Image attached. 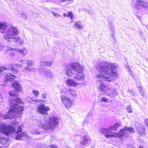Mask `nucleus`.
<instances>
[{
    "label": "nucleus",
    "mask_w": 148,
    "mask_h": 148,
    "mask_svg": "<svg viewBox=\"0 0 148 148\" xmlns=\"http://www.w3.org/2000/svg\"><path fill=\"white\" fill-rule=\"evenodd\" d=\"M117 68L116 64H110L106 62H102L96 66L97 72L95 76L97 80L101 82L99 90L101 93L106 94L110 86L102 83L103 81L108 82L113 81L114 78L117 77L118 75L116 69Z\"/></svg>",
    "instance_id": "nucleus-1"
},
{
    "label": "nucleus",
    "mask_w": 148,
    "mask_h": 148,
    "mask_svg": "<svg viewBox=\"0 0 148 148\" xmlns=\"http://www.w3.org/2000/svg\"><path fill=\"white\" fill-rule=\"evenodd\" d=\"M84 69V67L82 64L76 62L69 66L65 73L66 75L73 77L77 81H81L84 78L82 73Z\"/></svg>",
    "instance_id": "nucleus-2"
},
{
    "label": "nucleus",
    "mask_w": 148,
    "mask_h": 148,
    "mask_svg": "<svg viewBox=\"0 0 148 148\" xmlns=\"http://www.w3.org/2000/svg\"><path fill=\"white\" fill-rule=\"evenodd\" d=\"M21 102V101L19 98H16L14 101H11L10 105L11 107V108L9 110L7 114L3 116V119H10L14 117H19L24 110V108L22 106H16L15 103H20Z\"/></svg>",
    "instance_id": "nucleus-3"
},
{
    "label": "nucleus",
    "mask_w": 148,
    "mask_h": 148,
    "mask_svg": "<svg viewBox=\"0 0 148 148\" xmlns=\"http://www.w3.org/2000/svg\"><path fill=\"white\" fill-rule=\"evenodd\" d=\"M19 32L16 27L11 26L6 32V34L3 36L5 40L15 42L18 46H20L23 42V40L17 35Z\"/></svg>",
    "instance_id": "nucleus-4"
},
{
    "label": "nucleus",
    "mask_w": 148,
    "mask_h": 148,
    "mask_svg": "<svg viewBox=\"0 0 148 148\" xmlns=\"http://www.w3.org/2000/svg\"><path fill=\"white\" fill-rule=\"evenodd\" d=\"M121 123H115L113 126L109 127L107 129L103 128L101 130L102 134L104 135L107 138H110L114 137L115 138H119L122 136L123 133L124 132V129H121L119 131V132L116 133L112 131V130L116 131L117 129L121 125Z\"/></svg>",
    "instance_id": "nucleus-5"
},
{
    "label": "nucleus",
    "mask_w": 148,
    "mask_h": 148,
    "mask_svg": "<svg viewBox=\"0 0 148 148\" xmlns=\"http://www.w3.org/2000/svg\"><path fill=\"white\" fill-rule=\"evenodd\" d=\"M58 122V119L56 117L52 116L49 117L47 121L39 120L38 121L37 125L41 128L44 130H48L54 128Z\"/></svg>",
    "instance_id": "nucleus-6"
},
{
    "label": "nucleus",
    "mask_w": 148,
    "mask_h": 148,
    "mask_svg": "<svg viewBox=\"0 0 148 148\" xmlns=\"http://www.w3.org/2000/svg\"><path fill=\"white\" fill-rule=\"evenodd\" d=\"M15 131V128L11 126L6 125L3 123H0V131L5 134L8 135Z\"/></svg>",
    "instance_id": "nucleus-7"
},
{
    "label": "nucleus",
    "mask_w": 148,
    "mask_h": 148,
    "mask_svg": "<svg viewBox=\"0 0 148 148\" xmlns=\"http://www.w3.org/2000/svg\"><path fill=\"white\" fill-rule=\"evenodd\" d=\"M61 99L62 103L64 105L65 108H68L72 106L73 103L72 101L67 97L62 95L61 96Z\"/></svg>",
    "instance_id": "nucleus-8"
},
{
    "label": "nucleus",
    "mask_w": 148,
    "mask_h": 148,
    "mask_svg": "<svg viewBox=\"0 0 148 148\" xmlns=\"http://www.w3.org/2000/svg\"><path fill=\"white\" fill-rule=\"evenodd\" d=\"M49 110V107L43 104L39 105L37 108V112L40 114H46Z\"/></svg>",
    "instance_id": "nucleus-9"
},
{
    "label": "nucleus",
    "mask_w": 148,
    "mask_h": 148,
    "mask_svg": "<svg viewBox=\"0 0 148 148\" xmlns=\"http://www.w3.org/2000/svg\"><path fill=\"white\" fill-rule=\"evenodd\" d=\"M109 88L107 90L106 95L110 97H113L118 95V92L116 89L115 88H112L110 86Z\"/></svg>",
    "instance_id": "nucleus-10"
},
{
    "label": "nucleus",
    "mask_w": 148,
    "mask_h": 148,
    "mask_svg": "<svg viewBox=\"0 0 148 148\" xmlns=\"http://www.w3.org/2000/svg\"><path fill=\"white\" fill-rule=\"evenodd\" d=\"M34 62L32 61H29L27 62V66L23 70L25 71H36V69L34 67H31L34 64Z\"/></svg>",
    "instance_id": "nucleus-11"
},
{
    "label": "nucleus",
    "mask_w": 148,
    "mask_h": 148,
    "mask_svg": "<svg viewBox=\"0 0 148 148\" xmlns=\"http://www.w3.org/2000/svg\"><path fill=\"white\" fill-rule=\"evenodd\" d=\"M123 129H124V132L123 133V135L121 137H123L124 136H125L126 138H128L129 137V134L127 133L126 131H128L131 133H133L134 132V130L132 127H128L126 126Z\"/></svg>",
    "instance_id": "nucleus-12"
},
{
    "label": "nucleus",
    "mask_w": 148,
    "mask_h": 148,
    "mask_svg": "<svg viewBox=\"0 0 148 148\" xmlns=\"http://www.w3.org/2000/svg\"><path fill=\"white\" fill-rule=\"evenodd\" d=\"M11 26H9L7 29L6 30V29L8 27V23H7L5 22H1L0 23V31L2 33H5L6 34V32L7 30L9 27Z\"/></svg>",
    "instance_id": "nucleus-13"
},
{
    "label": "nucleus",
    "mask_w": 148,
    "mask_h": 148,
    "mask_svg": "<svg viewBox=\"0 0 148 148\" xmlns=\"http://www.w3.org/2000/svg\"><path fill=\"white\" fill-rule=\"evenodd\" d=\"M65 82L67 85L74 87H76L79 84V83L75 82L73 79L71 78H68Z\"/></svg>",
    "instance_id": "nucleus-14"
},
{
    "label": "nucleus",
    "mask_w": 148,
    "mask_h": 148,
    "mask_svg": "<svg viewBox=\"0 0 148 148\" xmlns=\"http://www.w3.org/2000/svg\"><path fill=\"white\" fill-rule=\"evenodd\" d=\"M91 140L88 136L85 135L83 136L81 142V144L82 145H87L88 143H90Z\"/></svg>",
    "instance_id": "nucleus-15"
},
{
    "label": "nucleus",
    "mask_w": 148,
    "mask_h": 148,
    "mask_svg": "<svg viewBox=\"0 0 148 148\" xmlns=\"http://www.w3.org/2000/svg\"><path fill=\"white\" fill-rule=\"evenodd\" d=\"M12 86L17 92L22 91V88L18 82H15L12 84Z\"/></svg>",
    "instance_id": "nucleus-16"
},
{
    "label": "nucleus",
    "mask_w": 148,
    "mask_h": 148,
    "mask_svg": "<svg viewBox=\"0 0 148 148\" xmlns=\"http://www.w3.org/2000/svg\"><path fill=\"white\" fill-rule=\"evenodd\" d=\"M139 134L141 136H145V132L144 127L142 125L140 126L137 128Z\"/></svg>",
    "instance_id": "nucleus-17"
},
{
    "label": "nucleus",
    "mask_w": 148,
    "mask_h": 148,
    "mask_svg": "<svg viewBox=\"0 0 148 148\" xmlns=\"http://www.w3.org/2000/svg\"><path fill=\"white\" fill-rule=\"evenodd\" d=\"M6 80L8 81H10L11 82H12L14 79L16 78V77L14 75L11 74L10 73H8L5 75Z\"/></svg>",
    "instance_id": "nucleus-18"
},
{
    "label": "nucleus",
    "mask_w": 148,
    "mask_h": 148,
    "mask_svg": "<svg viewBox=\"0 0 148 148\" xmlns=\"http://www.w3.org/2000/svg\"><path fill=\"white\" fill-rule=\"evenodd\" d=\"M73 97L76 98L77 96L76 91L74 89L70 88L67 90Z\"/></svg>",
    "instance_id": "nucleus-19"
},
{
    "label": "nucleus",
    "mask_w": 148,
    "mask_h": 148,
    "mask_svg": "<svg viewBox=\"0 0 148 148\" xmlns=\"http://www.w3.org/2000/svg\"><path fill=\"white\" fill-rule=\"evenodd\" d=\"M41 74L46 75L47 77L51 78L53 77V75L49 71H45L44 69L40 71Z\"/></svg>",
    "instance_id": "nucleus-20"
},
{
    "label": "nucleus",
    "mask_w": 148,
    "mask_h": 148,
    "mask_svg": "<svg viewBox=\"0 0 148 148\" xmlns=\"http://www.w3.org/2000/svg\"><path fill=\"white\" fill-rule=\"evenodd\" d=\"M143 1L139 0L136 1V4L134 5V7L136 9H140L142 8Z\"/></svg>",
    "instance_id": "nucleus-21"
},
{
    "label": "nucleus",
    "mask_w": 148,
    "mask_h": 148,
    "mask_svg": "<svg viewBox=\"0 0 148 148\" xmlns=\"http://www.w3.org/2000/svg\"><path fill=\"white\" fill-rule=\"evenodd\" d=\"M81 23L79 21L75 22L74 24L75 27L78 29H82L84 28V26L81 25Z\"/></svg>",
    "instance_id": "nucleus-22"
},
{
    "label": "nucleus",
    "mask_w": 148,
    "mask_h": 148,
    "mask_svg": "<svg viewBox=\"0 0 148 148\" xmlns=\"http://www.w3.org/2000/svg\"><path fill=\"white\" fill-rule=\"evenodd\" d=\"M27 137V135L26 134L25 132H23L17 136L16 137V139L17 140H19L21 139L23 137Z\"/></svg>",
    "instance_id": "nucleus-23"
},
{
    "label": "nucleus",
    "mask_w": 148,
    "mask_h": 148,
    "mask_svg": "<svg viewBox=\"0 0 148 148\" xmlns=\"http://www.w3.org/2000/svg\"><path fill=\"white\" fill-rule=\"evenodd\" d=\"M52 63L51 62H47L45 61H41L40 63L41 65H46L48 66H51V65Z\"/></svg>",
    "instance_id": "nucleus-24"
},
{
    "label": "nucleus",
    "mask_w": 148,
    "mask_h": 148,
    "mask_svg": "<svg viewBox=\"0 0 148 148\" xmlns=\"http://www.w3.org/2000/svg\"><path fill=\"white\" fill-rule=\"evenodd\" d=\"M26 100L29 103H34V102H38L37 100L35 99L33 100L30 97H27L26 99Z\"/></svg>",
    "instance_id": "nucleus-25"
},
{
    "label": "nucleus",
    "mask_w": 148,
    "mask_h": 148,
    "mask_svg": "<svg viewBox=\"0 0 148 148\" xmlns=\"http://www.w3.org/2000/svg\"><path fill=\"white\" fill-rule=\"evenodd\" d=\"M19 52L21 54H22L23 55H25L27 54V51L25 48H22L19 50H18Z\"/></svg>",
    "instance_id": "nucleus-26"
},
{
    "label": "nucleus",
    "mask_w": 148,
    "mask_h": 148,
    "mask_svg": "<svg viewBox=\"0 0 148 148\" xmlns=\"http://www.w3.org/2000/svg\"><path fill=\"white\" fill-rule=\"evenodd\" d=\"M4 49H2V48H1V50L4 51L5 52H7L8 51H10L11 50H13V49L10 48L8 47H3Z\"/></svg>",
    "instance_id": "nucleus-27"
},
{
    "label": "nucleus",
    "mask_w": 148,
    "mask_h": 148,
    "mask_svg": "<svg viewBox=\"0 0 148 148\" xmlns=\"http://www.w3.org/2000/svg\"><path fill=\"white\" fill-rule=\"evenodd\" d=\"M142 7L144 8H148V3L143 1Z\"/></svg>",
    "instance_id": "nucleus-28"
},
{
    "label": "nucleus",
    "mask_w": 148,
    "mask_h": 148,
    "mask_svg": "<svg viewBox=\"0 0 148 148\" xmlns=\"http://www.w3.org/2000/svg\"><path fill=\"white\" fill-rule=\"evenodd\" d=\"M32 93L36 97H38L39 95L38 91L36 90H33L32 91Z\"/></svg>",
    "instance_id": "nucleus-29"
},
{
    "label": "nucleus",
    "mask_w": 148,
    "mask_h": 148,
    "mask_svg": "<svg viewBox=\"0 0 148 148\" xmlns=\"http://www.w3.org/2000/svg\"><path fill=\"white\" fill-rule=\"evenodd\" d=\"M108 101V99L105 97H103L101 98V102H107Z\"/></svg>",
    "instance_id": "nucleus-30"
},
{
    "label": "nucleus",
    "mask_w": 148,
    "mask_h": 148,
    "mask_svg": "<svg viewBox=\"0 0 148 148\" xmlns=\"http://www.w3.org/2000/svg\"><path fill=\"white\" fill-rule=\"evenodd\" d=\"M31 133L33 134H40V132L37 130H34L31 132Z\"/></svg>",
    "instance_id": "nucleus-31"
},
{
    "label": "nucleus",
    "mask_w": 148,
    "mask_h": 148,
    "mask_svg": "<svg viewBox=\"0 0 148 148\" xmlns=\"http://www.w3.org/2000/svg\"><path fill=\"white\" fill-rule=\"evenodd\" d=\"M126 110L128 113H130L132 112L131 108L130 106H127Z\"/></svg>",
    "instance_id": "nucleus-32"
},
{
    "label": "nucleus",
    "mask_w": 148,
    "mask_h": 148,
    "mask_svg": "<svg viewBox=\"0 0 148 148\" xmlns=\"http://www.w3.org/2000/svg\"><path fill=\"white\" fill-rule=\"evenodd\" d=\"M7 139L6 138H0V142L3 144H5V143H4V142H6L7 141Z\"/></svg>",
    "instance_id": "nucleus-33"
},
{
    "label": "nucleus",
    "mask_w": 148,
    "mask_h": 148,
    "mask_svg": "<svg viewBox=\"0 0 148 148\" xmlns=\"http://www.w3.org/2000/svg\"><path fill=\"white\" fill-rule=\"evenodd\" d=\"M67 17H70L71 18H73V16L72 12H69L68 13Z\"/></svg>",
    "instance_id": "nucleus-34"
},
{
    "label": "nucleus",
    "mask_w": 148,
    "mask_h": 148,
    "mask_svg": "<svg viewBox=\"0 0 148 148\" xmlns=\"http://www.w3.org/2000/svg\"><path fill=\"white\" fill-rule=\"evenodd\" d=\"M11 70L14 71V72L15 73H18V70L13 67H12L11 68Z\"/></svg>",
    "instance_id": "nucleus-35"
},
{
    "label": "nucleus",
    "mask_w": 148,
    "mask_h": 148,
    "mask_svg": "<svg viewBox=\"0 0 148 148\" xmlns=\"http://www.w3.org/2000/svg\"><path fill=\"white\" fill-rule=\"evenodd\" d=\"M23 60L21 59V60L19 62V63L16 65L17 66H19L22 65L23 63Z\"/></svg>",
    "instance_id": "nucleus-36"
},
{
    "label": "nucleus",
    "mask_w": 148,
    "mask_h": 148,
    "mask_svg": "<svg viewBox=\"0 0 148 148\" xmlns=\"http://www.w3.org/2000/svg\"><path fill=\"white\" fill-rule=\"evenodd\" d=\"M7 69L6 68L4 67H0V72H1L4 70H5Z\"/></svg>",
    "instance_id": "nucleus-37"
},
{
    "label": "nucleus",
    "mask_w": 148,
    "mask_h": 148,
    "mask_svg": "<svg viewBox=\"0 0 148 148\" xmlns=\"http://www.w3.org/2000/svg\"><path fill=\"white\" fill-rule=\"evenodd\" d=\"M53 15L56 17H58L60 16V15L56 12H52Z\"/></svg>",
    "instance_id": "nucleus-38"
},
{
    "label": "nucleus",
    "mask_w": 148,
    "mask_h": 148,
    "mask_svg": "<svg viewBox=\"0 0 148 148\" xmlns=\"http://www.w3.org/2000/svg\"><path fill=\"white\" fill-rule=\"evenodd\" d=\"M21 131V129L20 127H18L17 129V133L20 132Z\"/></svg>",
    "instance_id": "nucleus-39"
},
{
    "label": "nucleus",
    "mask_w": 148,
    "mask_h": 148,
    "mask_svg": "<svg viewBox=\"0 0 148 148\" xmlns=\"http://www.w3.org/2000/svg\"><path fill=\"white\" fill-rule=\"evenodd\" d=\"M41 96L43 98H46V95L45 94H42L41 95Z\"/></svg>",
    "instance_id": "nucleus-40"
},
{
    "label": "nucleus",
    "mask_w": 148,
    "mask_h": 148,
    "mask_svg": "<svg viewBox=\"0 0 148 148\" xmlns=\"http://www.w3.org/2000/svg\"><path fill=\"white\" fill-rule=\"evenodd\" d=\"M9 94L11 96H16L15 94H12V92H9Z\"/></svg>",
    "instance_id": "nucleus-41"
},
{
    "label": "nucleus",
    "mask_w": 148,
    "mask_h": 148,
    "mask_svg": "<svg viewBox=\"0 0 148 148\" xmlns=\"http://www.w3.org/2000/svg\"><path fill=\"white\" fill-rule=\"evenodd\" d=\"M145 123L148 127V119H146L145 120Z\"/></svg>",
    "instance_id": "nucleus-42"
},
{
    "label": "nucleus",
    "mask_w": 148,
    "mask_h": 148,
    "mask_svg": "<svg viewBox=\"0 0 148 148\" xmlns=\"http://www.w3.org/2000/svg\"><path fill=\"white\" fill-rule=\"evenodd\" d=\"M21 17L22 18H25L26 17V15L25 14H22V16H21Z\"/></svg>",
    "instance_id": "nucleus-43"
},
{
    "label": "nucleus",
    "mask_w": 148,
    "mask_h": 148,
    "mask_svg": "<svg viewBox=\"0 0 148 148\" xmlns=\"http://www.w3.org/2000/svg\"><path fill=\"white\" fill-rule=\"evenodd\" d=\"M3 47H5L3 46V45H0V50H1V48H2V49H4V48Z\"/></svg>",
    "instance_id": "nucleus-44"
},
{
    "label": "nucleus",
    "mask_w": 148,
    "mask_h": 148,
    "mask_svg": "<svg viewBox=\"0 0 148 148\" xmlns=\"http://www.w3.org/2000/svg\"><path fill=\"white\" fill-rule=\"evenodd\" d=\"M140 93L142 95H143L144 94V92L142 91H140Z\"/></svg>",
    "instance_id": "nucleus-45"
},
{
    "label": "nucleus",
    "mask_w": 148,
    "mask_h": 148,
    "mask_svg": "<svg viewBox=\"0 0 148 148\" xmlns=\"http://www.w3.org/2000/svg\"><path fill=\"white\" fill-rule=\"evenodd\" d=\"M52 148H57L56 146L55 145H53Z\"/></svg>",
    "instance_id": "nucleus-46"
},
{
    "label": "nucleus",
    "mask_w": 148,
    "mask_h": 148,
    "mask_svg": "<svg viewBox=\"0 0 148 148\" xmlns=\"http://www.w3.org/2000/svg\"><path fill=\"white\" fill-rule=\"evenodd\" d=\"M63 15L64 17H65L66 16H67V15H66V13H64L63 14Z\"/></svg>",
    "instance_id": "nucleus-47"
},
{
    "label": "nucleus",
    "mask_w": 148,
    "mask_h": 148,
    "mask_svg": "<svg viewBox=\"0 0 148 148\" xmlns=\"http://www.w3.org/2000/svg\"><path fill=\"white\" fill-rule=\"evenodd\" d=\"M72 1L73 0H63L62 1Z\"/></svg>",
    "instance_id": "nucleus-48"
},
{
    "label": "nucleus",
    "mask_w": 148,
    "mask_h": 148,
    "mask_svg": "<svg viewBox=\"0 0 148 148\" xmlns=\"http://www.w3.org/2000/svg\"><path fill=\"white\" fill-rule=\"evenodd\" d=\"M139 148H143V147L142 146H140L139 147Z\"/></svg>",
    "instance_id": "nucleus-49"
},
{
    "label": "nucleus",
    "mask_w": 148,
    "mask_h": 148,
    "mask_svg": "<svg viewBox=\"0 0 148 148\" xmlns=\"http://www.w3.org/2000/svg\"><path fill=\"white\" fill-rule=\"evenodd\" d=\"M66 148H71L70 147H67Z\"/></svg>",
    "instance_id": "nucleus-50"
},
{
    "label": "nucleus",
    "mask_w": 148,
    "mask_h": 148,
    "mask_svg": "<svg viewBox=\"0 0 148 148\" xmlns=\"http://www.w3.org/2000/svg\"><path fill=\"white\" fill-rule=\"evenodd\" d=\"M112 36L113 38V37H114V36H113L112 35Z\"/></svg>",
    "instance_id": "nucleus-51"
}]
</instances>
